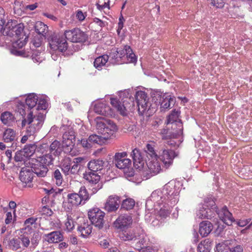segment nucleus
<instances>
[{"label": "nucleus", "instance_id": "1", "mask_svg": "<svg viewBox=\"0 0 252 252\" xmlns=\"http://www.w3.org/2000/svg\"><path fill=\"white\" fill-rule=\"evenodd\" d=\"M44 118V115L40 112L33 115V112H31L27 115V118L23 120L22 126L28 125L29 126L26 127V133L29 135H34L42 127Z\"/></svg>", "mask_w": 252, "mask_h": 252}, {"label": "nucleus", "instance_id": "2", "mask_svg": "<svg viewBox=\"0 0 252 252\" xmlns=\"http://www.w3.org/2000/svg\"><path fill=\"white\" fill-rule=\"evenodd\" d=\"M102 118L97 117L95 119L96 122V127L99 132L102 135L105 140L112 138L115 136L117 131V126L115 124L110 120L105 122L101 121Z\"/></svg>", "mask_w": 252, "mask_h": 252}, {"label": "nucleus", "instance_id": "3", "mask_svg": "<svg viewBox=\"0 0 252 252\" xmlns=\"http://www.w3.org/2000/svg\"><path fill=\"white\" fill-rule=\"evenodd\" d=\"M64 153L73 155L74 152L73 149L74 146L75 132L73 125L71 121L67 120V124H64Z\"/></svg>", "mask_w": 252, "mask_h": 252}, {"label": "nucleus", "instance_id": "4", "mask_svg": "<svg viewBox=\"0 0 252 252\" xmlns=\"http://www.w3.org/2000/svg\"><path fill=\"white\" fill-rule=\"evenodd\" d=\"M153 100L155 101V104L150 105L149 108V110H152L150 113L156 111L157 106L159 105H160L161 108L163 109L169 108L171 103L173 102L174 99L171 97L170 95L168 94H165L161 95L159 93H157L153 96Z\"/></svg>", "mask_w": 252, "mask_h": 252}, {"label": "nucleus", "instance_id": "5", "mask_svg": "<svg viewBox=\"0 0 252 252\" xmlns=\"http://www.w3.org/2000/svg\"><path fill=\"white\" fill-rule=\"evenodd\" d=\"M64 36L67 40L74 43H84L88 39V34L79 28L66 31Z\"/></svg>", "mask_w": 252, "mask_h": 252}, {"label": "nucleus", "instance_id": "6", "mask_svg": "<svg viewBox=\"0 0 252 252\" xmlns=\"http://www.w3.org/2000/svg\"><path fill=\"white\" fill-rule=\"evenodd\" d=\"M135 97L138 106V111L140 114L142 115L146 111L151 112L152 110H149L150 106L148 101L149 98L145 92L142 91L136 92Z\"/></svg>", "mask_w": 252, "mask_h": 252}, {"label": "nucleus", "instance_id": "7", "mask_svg": "<svg viewBox=\"0 0 252 252\" xmlns=\"http://www.w3.org/2000/svg\"><path fill=\"white\" fill-rule=\"evenodd\" d=\"M105 213L98 208H94L88 212V217L92 224L102 228L104 224V217Z\"/></svg>", "mask_w": 252, "mask_h": 252}, {"label": "nucleus", "instance_id": "8", "mask_svg": "<svg viewBox=\"0 0 252 252\" xmlns=\"http://www.w3.org/2000/svg\"><path fill=\"white\" fill-rule=\"evenodd\" d=\"M147 166V169L143 171V175L146 179L157 175L161 170L160 164L158 158L149 159Z\"/></svg>", "mask_w": 252, "mask_h": 252}, {"label": "nucleus", "instance_id": "9", "mask_svg": "<svg viewBox=\"0 0 252 252\" xmlns=\"http://www.w3.org/2000/svg\"><path fill=\"white\" fill-rule=\"evenodd\" d=\"M50 48L55 51H63V34L61 32H54L48 38Z\"/></svg>", "mask_w": 252, "mask_h": 252}, {"label": "nucleus", "instance_id": "10", "mask_svg": "<svg viewBox=\"0 0 252 252\" xmlns=\"http://www.w3.org/2000/svg\"><path fill=\"white\" fill-rule=\"evenodd\" d=\"M129 100L130 98H126L125 99H122L121 101L116 98L111 97L110 103L121 115L125 116L127 115V110L131 105L128 101Z\"/></svg>", "mask_w": 252, "mask_h": 252}, {"label": "nucleus", "instance_id": "11", "mask_svg": "<svg viewBox=\"0 0 252 252\" xmlns=\"http://www.w3.org/2000/svg\"><path fill=\"white\" fill-rule=\"evenodd\" d=\"M127 153L126 152L116 153L114 159L116 167L120 169H128L131 164V161L126 158Z\"/></svg>", "mask_w": 252, "mask_h": 252}, {"label": "nucleus", "instance_id": "12", "mask_svg": "<svg viewBox=\"0 0 252 252\" xmlns=\"http://www.w3.org/2000/svg\"><path fill=\"white\" fill-rule=\"evenodd\" d=\"M31 170L32 172L35 173L38 177H45L48 171V168L46 165H43L40 162L36 160V159H32L31 162Z\"/></svg>", "mask_w": 252, "mask_h": 252}, {"label": "nucleus", "instance_id": "13", "mask_svg": "<svg viewBox=\"0 0 252 252\" xmlns=\"http://www.w3.org/2000/svg\"><path fill=\"white\" fill-rule=\"evenodd\" d=\"M120 199L117 195H110L105 203L104 209L108 212L116 211L120 206Z\"/></svg>", "mask_w": 252, "mask_h": 252}, {"label": "nucleus", "instance_id": "14", "mask_svg": "<svg viewBox=\"0 0 252 252\" xmlns=\"http://www.w3.org/2000/svg\"><path fill=\"white\" fill-rule=\"evenodd\" d=\"M132 219L130 216L124 215L120 216L114 222L115 227L124 230L132 224Z\"/></svg>", "mask_w": 252, "mask_h": 252}, {"label": "nucleus", "instance_id": "15", "mask_svg": "<svg viewBox=\"0 0 252 252\" xmlns=\"http://www.w3.org/2000/svg\"><path fill=\"white\" fill-rule=\"evenodd\" d=\"M174 151L163 148L159 152V158L165 165H170L172 163L173 159L177 156Z\"/></svg>", "mask_w": 252, "mask_h": 252}, {"label": "nucleus", "instance_id": "16", "mask_svg": "<svg viewBox=\"0 0 252 252\" xmlns=\"http://www.w3.org/2000/svg\"><path fill=\"white\" fill-rule=\"evenodd\" d=\"M220 219L226 224L231 225L235 222L232 214L228 211L226 206L223 207L220 210L217 212Z\"/></svg>", "mask_w": 252, "mask_h": 252}, {"label": "nucleus", "instance_id": "17", "mask_svg": "<svg viewBox=\"0 0 252 252\" xmlns=\"http://www.w3.org/2000/svg\"><path fill=\"white\" fill-rule=\"evenodd\" d=\"M133 165L135 168L141 170L143 169L145 160H144L140 150L135 148L132 152Z\"/></svg>", "mask_w": 252, "mask_h": 252}, {"label": "nucleus", "instance_id": "18", "mask_svg": "<svg viewBox=\"0 0 252 252\" xmlns=\"http://www.w3.org/2000/svg\"><path fill=\"white\" fill-rule=\"evenodd\" d=\"M213 209V208H210L206 204L201 205L196 213V215L201 219H211L215 215Z\"/></svg>", "mask_w": 252, "mask_h": 252}, {"label": "nucleus", "instance_id": "19", "mask_svg": "<svg viewBox=\"0 0 252 252\" xmlns=\"http://www.w3.org/2000/svg\"><path fill=\"white\" fill-rule=\"evenodd\" d=\"M20 180L26 185L31 184L33 179V172L31 170V167H23L21 169L19 174ZM29 187H31V184L29 185Z\"/></svg>", "mask_w": 252, "mask_h": 252}, {"label": "nucleus", "instance_id": "20", "mask_svg": "<svg viewBox=\"0 0 252 252\" xmlns=\"http://www.w3.org/2000/svg\"><path fill=\"white\" fill-rule=\"evenodd\" d=\"M64 172H67L71 174H75L79 170L78 164L72 161V159L69 156L64 157Z\"/></svg>", "mask_w": 252, "mask_h": 252}, {"label": "nucleus", "instance_id": "21", "mask_svg": "<svg viewBox=\"0 0 252 252\" xmlns=\"http://www.w3.org/2000/svg\"><path fill=\"white\" fill-rule=\"evenodd\" d=\"M213 226L208 220H204L199 224V233L202 237L207 236L212 231Z\"/></svg>", "mask_w": 252, "mask_h": 252}, {"label": "nucleus", "instance_id": "22", "mask_svg": "<svg viewBox=\"0 0 252 252\" xmlns=\"http://www.w3.org/2000/svg\"><path fill=\"white\" fill-rule=\"evenodd\" d=\"M94 109L95 113L99 115L108 116L111 114V108L109 106L103 102L95 103Z\"/></svg>", "mask_w": 252, "mask_h": 252}, {"label": "nucleus", "instance_id": "23", "mask_svg": "<svg viewBox=\"0 0 252 252\" xmlns=\"http://www.w3.org/2000/svg\"><path fill=\"white\" fill-rule=\"evenodd\" d=\"M93 229L92 224L88 222H84L77 228V230L80 233V236L86 238L92 233Z\"/></svg>", "mask_w": 252, "mask_h": 252}, {"label": "nucleus", "instance_id": "24", "mask_svg": "<svg viewBox=\"0 0 252 252\" xmlns=\"http://www.w3.org/2000/svg\"><path fill=\"white\" fill-rule=\"evenodd\" d=\"M16 133L15 131L11 128L6 129L3 133L2 139L4 142L8 143H12L11 147L14 146L16 139Z\"/></svg>", "mask_w": 252, "mask_h": 252}, {"label": "nucleus", "instance_id": "25", "mask_svg": "<svg viewBox=\"0 0 252 252\" xmlns=\"http://www.w3.org/2000/svg\"><path fill=\"white\" fill-rule=\"evenodd\" d=\"M44 240L50 243H58L62 241V234L60 231H54L43 236Z\"/></svg>", "mask_w": 252, "mask_h": 252}, {"label": "nucleus", "instance_id": "26", "mask_svg": "<svg viewBox=\"0 0 252 252\" xmlns=\"http://www.w3.org/2000/svg\"><path fill=\"white\" fill-rule=\"evenodd\" d=\"M180 115V111L174 109L172 111L171 113L168 115L167 118V124L171 123L173 124L174 122H178L180 125L181 128L179 132H178L177 134H182L183 131L182 124L181 120L179 119V116Z\"/></svg>", "mask_w": 252, "mask_h": 252}, {"label": "nucleus", "instance_id": "27", "mask_svg": "<svg viewBox=\"0 0 252 252\" xmlns=\"http://www.w3.org/2000/svg\"><path fill=\"white\" fill-rule=\"evenodd\" d=\"M104 165V161L102 159H94L90 161L88 164L89 170L90 171L96 172L101 170Z\"/></svg>", "mask_w": 252, "mask_h": 252}, {"label": "nucleus", "instance_id": "28", "mask_svg": "<svg viewBox=\"0 0 252 252\" xmlns=\"http://www.w3.org/2000/svg\"><path fill=\"white\" fill-rule=\"evenodd\" d=\"M134 245L132 246L135 250L141 251H142L146 245H148V238L144 235L140 236L139 238H135L133 240Z\"/></svg>", "mask_w": 252, "mask_h": 252}, {"label": "nucleus", "instance_id": "29", "mask_svg": "<svg viewBox=\"0 0 252 252\" xmlns=\"http://www.w3.org/2000/svg\"><path fill=\"white\" fill-rule=\"evenodd\" d=\"M84 178L90 183L96 184L100 181V177L96 173L92 171L86 172L84 174Z\"/></svg>", "mask_w": 252, "mask_h": 252}, {"label": "nucleus", "instance_id": "30", "mask_svg": "<svg viewBox=\"0 0 252 252\" xmlns=\"http://www.w3.org/2000/svg\"><path fill=\"white\" fill-rule=\"evenodd\" d=\"M82 200L78 193H70L67 195V203L69 206H76L81 204Z\"/></svg>", "mask_w": 252, "mask_h": 252}, {"label": "nucleus", "instance_id": "31", "mask_svg": "<svg viewBox=\"0 0 252 252\" xmlns=\"http://www.w3.org/2000/svg\"><path fill=\"white\" fill-rule=\"evenodd\" d=\"M212 248V241L209 239L202 241L197 248V252H209Z\"/></svg>", "mask_w": 252, "mask_h": 252}, {"label": "nucleus", "instance_id": "32", "mask_svg": "<svg viewBox=\"0 0 252 252\" xmlns=\"http://www.w3.org/2000/svg\"><path fill=\"white\" fill-rule=\"evenodd\" d=\"M13 25V22H8L7 24L4 27L3 26L0 27V32L1 34L4 36H8L10 37L14 36Z\"/></svg>", "mask_w": 252, "mask_h": 252}, {"label": "nucleus", "instance_id": "33", "mask_svg": "<svg viewBox=\"0 0 252 252\" xmlns=\"http://www.w3.org/2000/svg\"><path fill=\"white\" fill-rule=\"evenodd\" d=\"M122 51L126 56L127 61L129 63H134L136 62V57L129 46H125L124 49Z\"/></svg>", "mask_w": 252, "mask_h": 252}, {"label": "nucleus", "instance_id": "34", "mask_svg": "<svg viewBox=\"0 0 252 252\" xmlns=\"http://www.w3.org/2000/svg\"><path fill=\"white\" fill-rule=\"evenodd\" d=\"M109 57L107 55H103L96 58L94 63V66L98 70H101L108 62Z\"/></svg>", "mask_w": 252, "mask_h": 252}, {"label": "nucleus", "instance_id": "35", "mask_svg": "<svg viewBox=\"0 0 252 252\" xmlns=\"http://www.w3.org/2000/svg\"><path fill=\"white\" fill-rule=\"evenodd\" d=\"M13 30L14 31V36L17 38H25L26 36L24 32L23 24L16 25L15 23H13Z\"/></svg>", "mask_w": 252, "mask_h": 252}, {"label": "nucleus", "instance_id": "36", "mask_svg": "<svg viewBox=\"0 0 252 252\" xmlns=\"http://www.w3.org/2000/svg\"><path fill=\"white\" fill-rule=\"evenodd\" d=\"M14 119L13 115L9 112H5L1 114L0 120L4 125H10Z\"/></svg>", "mask_w": 252, "mask_h": 252}, {"label": "nucleus", "instance_id": "37", "mask_svg": "<svg viewBox=\"0 0 252 252\" xmlns=\"http://www.w3.org/2000/svg\"><path fill=\"white\" fill-rule=\"evenodd\" d=\"M8 245L10 249L16 251L21 248L20 240L19 238H13L8 241Z\"/></svg>", "mask_w": 252, "mask_h": 252}, {"label": "nucleus", "instance_id": "38", "mask_svg": "<svg viewBox=\"0 0 252 252\" xmlns=\"http://www.w3.org/2000/svg\"><path fill=\"white\" fill-rule=\"evenodd\" d=\"M35 28L36 32L39 34H41L43 37H45L48 30V27L47 25L41 22H38L35 25Z\"/></svg>", "mask_w": 252, "mask_h": 252}, {"label": "nucleus", "instance_id": "39", "mask_svg": "<svg viewBox=\"0 0 252 252\" xmlns=\"http://www.w3.org/2000/svg\"><path fill=\"white\" fill-rule=\"evenodd\" d=\"M36 160L40 162L43 165H46V167H47L48 165L52 163L53 158L51 154H48L41 157H39Z\"/></svg>", "mask_w": 252, "mask_h": 252}, {"label": "nucleus", "instance_id": "40", "mask_svg": "<svg viewBox=\"0 0 252 252\" xmlns=\"http://www.w3.org/2000/svg\"><path fill=\"white\" fill-rule=\"evenodd\" d=\"M37 96L34 94L29 95L26 99V103L29 108H32L37 104Z\"/></svg>", "mask_w": 252, "mask_h": 252}, {"label": "nucleus", "instance_id": "41", "mask_svg": "<svg viewBox=\"0 0 252 252\" xmlns=\"http://www.w3.org/2000/svg\"><path fill=\"white\" fill-rule=\"evenodd\" d=\"M36 146L35 144H31L25 146L23 149V152L25 153L24 156L30 157L35 152Z\"/></svg>", "mask_w": 252, "mask_h": 252}, {"label": "nucleus", "instance_id": "42", "mask_svg": "<svg viewBox=\"0 0 252 252\" xmlns=\"http://www.w3.org/2000/svg\"><path fill=\"white\" fill-rule=\"evenodd\" d=\"M135 205V201L132 198H126L123 200L122 208L126 210L132 209Z\"/></svg>", "mask_w": 252, "mask_h": 252}, {"label": "nucleus", "instance_id": "43", "mask_svg": "<svg viewBox=\"0 0 252 252\" xmlns=\"http://www.w3.org/2000/svg\"><path fill=\"white\" fill-rule=\"evenodd\" d=\"M145 151L151 158V159L158 158V155L155 151L154 144L151 143L147 144Z\"/></svg>", "mask_w": 252, "mask_h": 252}, {"label": "nucleus", "instance_id": "44", "mask_svg": "<svg viewBox=\"0 0 252 252\" xmlns=\"http://www.w3.org/2000/svg\"><path fill=\"white\" fill-rule=\"evenodd\" d=\"M104 138L102 137V135H98L96 134L91 135L89 137V140L91 142L92 145L93 144H101L103 142Z\"/></svg>", "mask_w": 252, "mask_h": 252}, {"label": "nucleus", "instance_id": "45", "mask_svg": "<svg viewBox=\"0 0 252 252\" xmlns=\"http://www.w3.org/2000/svg\"><path fill=\"white\" fill-rule=\"evenodd\" d=\"M28 38L27 36H25V38H17V40L13 43V47L21 49L24 47L26 42V39Z\"/></svg>", "mask_w": 252, "mask_h": 252}, {"label": "nucleus", "instance_id": "46", "mask_svg": "<svg viewBox=\"0 0 252 252\" xmlns=\"http://www.w3.org/2000/svg\"><path fill=\"white\" fill-rule=\"evenodd\" d=\"M171 208L170 207H164L161 208L158 212V216L161 219L166 218L170 214Z\"/></svg>", "mask_w": 252, "mask_h": 252}, {"label": "nucleus", "instance_id": "47", "mask_svg": "<svg viewBox=\"0 0 252 252\" xmlns=\"http://www.w3.org/2000/svg\"><path fill=\"white\" fill-rule=\"evenodd\" d=\"M78 195H79L82 201H85L89 199V194L84 186L81 187L80 189Z\"/></svg>", "mask_w": 252, "mask_h": 252}, {"label": "nucleus", "instance_id": "48", "mask_svg": "<svg viewBox=\"0 0 252 252\" xmlns=\"http://www.w3.org/2000/svg\"><path fill=\"white\" fill-rule=\"evenodd\" d=\"M54 177L56 180V184L58 186H61L63 183L62 175L59 169L55 171L54 173Z\"/></svg>", "mask_w": 252, "mask_h": 252}, {"label": "nucleus", "instance_id": "49", "mask_svg": "<svg viewBox=\"0 0 252 252\" xmlns=\"http://www.w3.org/2000/svg\"><path fill=\"white\" fill-rule=\"evenodd\" d=\"M216 250L218 252H230L231 249L227 244L222 243L217 245Z\"/></svg>", "mask_w": 252, "mask_h": 252}, {"label": "nucleus", "instance_id": "50", "mask_svg": "<svg viewBox=\"0 0 252 252\" xmlns=\"http://www.w3.org/2000/svg\"><path fill=\"white\" fill-rule=\"evenodd\" d=\"M96 5L97 9L100 11L106 7L109 8V0H107V1L106 2L105 0H98Z\"/></svg>", "mask_w": 252, "mask_h": 252}, {"label": "nucleus", "instance_id": "51", "mask_svg": "<svg viewBox=\"0 0 252 252\" xmlns=\"http://www.w3.org/2000/svg\"><path fill=\"white\" fill-rule=\"evenodd\" d=\"M65 229L64 228V230H66L67 232L72 231L74 228V221L71 219L67 217V221L65 222Z\"/></svg>", "mask_w": 252, "mask_h": 252}, {"label": "nucleus", "instance_id": "52", "mask_svg": "<svg viewBox=\"0 0 252 252\" xmlns=\"http://www.w3.org/2000/svg\"><path fill=\"white\" fill-rule=\"evenodd\" d=\"M20 243L22 242L23 246L24 247L27 248L30 244V238L26 235L23 234L19 237Z\"/></svg>", "mask_w": 252, "mask_h": 252}, {"label": "nucleus", "instance_id": "53", "mask_svg": "<svg viewBox=\"0 0 252 252\" xmlns=\"http://www.w3.org/2000/svg\"><path fill=\"white\" fill-rule=\"evenodd\" d=\"M40 212L42 216H51L53 214L52 210L47 206H43L41 208Z\"/></svg>", "mask_w": 252, "mask_h": 252}, {"label": "nucleus", "instance_id": "54", "mask_svg": "<svg viewBox=\"0 0 252 252\" xmlns=\"http://www.w3.org/2000/svg\"><path fill=\"white\" fill-rule=\"evenodd\" d=\"M75 15L77 19L80 22L83 21L87 16L86 12L84 13L80 9H78L76 11Z\"/></svg>", "mask_w": 252, "mask_h": 252}, {"label": "nucleus", "instance_id": "55", "mask_svg": "<svg viewBox=\"0 0 252 252\" xmlns=\"http://www.w3.org/2000/svg\"><path fill=\"white\" fill-rule=\"evenodd\" d=\"M6 21L4 10L0 7V27L4 26Z\"/></svg>", "mask_w": 252, "mask_h": 252}, {"label": "nucleus", "instance_id": "56", "mask_svg": "<svg viewBox=\"0 0 252 252\" xmlns=\"http://www.w3.org/2000/svg\"><path fill=\"white\" fill-rule=\"evenodd\" d=\"M63 191V189H59V188H52L50 190H48V193L49 194L53 193V197H56L58 195H61V193Z\"/></svg>", "mask_w": 252, "mask_h": 252}, {"label": "nucleus", "instance_id": "57", "mask_svg": "<svg viewBox=\"0 0 252 252\" xmlns=\"http://www.w3.org/2000/svg\"><path fill=\"white\" fill-rule=\"evenodd\" d=\"M48 107V104L46 101L43 99H40L38 103L37 109V110H45Z\"/></svg>", "mask_w": 252, "mask_h": 252}, {"label": "nucleus", "instance_id": "58", "mask_svg": "<svg viewBox=\"0 0 252 252\" xmlns=\"http://www.w3.org/2000/svg\"><path fill=\"white\" fill-rule=\"evenodd\" d=\"M124 21L125 20L124 17H123V16H121L119 18V23L118 24V28L117 30L118 34L120 33L121 30L124 27Z\"/></svg>", "mask_w": 252, "mask_h": 252}, {"label": "nucleus", "instance_id": "59", "mask_svg": "<svg viewBox=\"0 0 252 252\" xmlns=\"http://www.w3.org/2000/svg\"><path fill=\"white\" fill-rule=\"evenodd\" d=\"M19 49L17 48H14L11 49V52L12 54L18 56H23L25 54V52L22 50H19Z\"/></svg>", "mask_w": 252, "mask_h": 252}, {"label": "nucleus", "instance_id": "60", "mask_svg": "<svg viewBox=\"0 0 252 252\" xmlns=\"http://www.w3.org/2000/svg\"><path fill=\"white\" fill-rule=\"evenodd\" d=\"M80 143L82 145V146L86 148H90L92 147V145L89 140V138L87 139H82L80 141Z\"/></svg>", "mask_w": 252, "mask_h": 252}, {"label": "nucleus", "instance_id": "61", "mask_svg": "<svg viewBox=\"0 0 252 252\" xmlns=\"http://www.w3.org/2000/svg\"><path fill=\"white\" fill-rule=\"evenodd\" d=\"M250 221V220L249 219H246L243 220H238L237 221H235L234 222H236L237 225L240 226V227H244L247 225Z\"/></svg>", "mask_w": 252, "mask_h": 252}, {"label": "nucleus", "instance_id": "62", "mask_svg": "<svg viewBox=\"0 0 252 252\" xmlns=\"http://www.w3.org/2000/svg\"><path fill=\"white\" fill-rule=\"evenodd\" d=\"M171 191H172L171 190L169 191V192H168L166 191V193H165V194H166V196L167 197V199H168V200H172L173 199H175V200H174V202H175L176 201V199L175 196H177V192L174 193V191H173L172 192H171Z\"/></svg>", "mask_w": 252, "mask_h": 252}, {"label": "nucleus", "instance_id": "63", "mask_svg": "<svg viewBox=\"0 0 252 252\" xmlns=\"http://www.w3.org/2000/svg\"><path fill=\"white\" fill-rule=\"evenodd\" d=\"M123 238L125 241L133 240L135 238V236L132 233L128 234L127 232H125Z\"/></svg>", "mask_w": 252, "mask_h": 252}, {"label": "nucleus", "instance_id": "64", "mask_svg": "<svg viewBox=\"0 0 252 252\" xmlns=\"http://www.w3.org/2000/svg\"><path fill=\"white\" fill-rule=\"evenodd\" d=\"M61 144L57 140L54 141L50 146V152L52 153L55 151L57 148Z\"/></svg>", "mask_w": 252, "mask_h": 252}]
</instances>
